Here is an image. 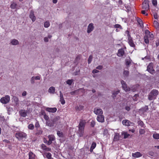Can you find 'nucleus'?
<instances>
[{"instance_id":"obj_1","label":"nucleus","mask_w":159,"mask_h":159,"mask_svg":"<svg viewBox=\"0 0 159 159\" xmlns=\"http://www.w3.org/2000/svg\"><path fill=\"white\" fill-rule=\"evenodd\" d=\"M159 93L158 91L156 89H153L149 93L148 99L150 101L156 99L157 96Z\"/></svg>"},{"instance_id":"obj_2","label":"nucleus","mask_w":159,"mask_h":159,"mask_svg":"<svg viewBox=\"0 0 159 159\" xmlns=\"http://www.w3.org/2000/svg\"><path fill=\"white\" fill-rule=\"evenodd\" d=\"M26 134L22 132H18L15 134V136L19 140H21L24 138H26Z\"/></svg>"},{"instance_id":"obj_3","label":"nucleus","mask_w":159,"mask_h":159,"mask_svg":"<svg viewBox=\"0 0 159 159\" xmlns=\"http://www.w3.org/2000/svg\"><path fill=\"white\" fill-rule=\"evenodd\" d=\"M10 100V97L8 95L4 97L1 98L0 101L3 104H6L8 103Z\"/></svg>"},{"instance_id":"obj_4","label":"nucleus","mask_w":159,"mask_h":159,"mask_svg":"<svg viewBox=\"0 0 159 159\" xmlns=\"http://www.w3.org/2000/svg\"><path fill=\"white\" fill-rule=\"evenodd\" d=\"M142 8L145 11H148L149 9V1L148 0H144L142 4Z\"/></svg>"},{"instance_id":"obj_5","label":"nucleus","mask_w":159,"mask_h":159,"mask_svg":"<svg viewBox=\"0 0 159 159\" xmlns=\"http://www.w3.org/2000/svg\"><path fill=\"white\" fill-rule=\"evenodd\" d=\"M122 124L126 126H134V123L130 122L128 120H124L122 122Z\"/></svg>"},{"instance_id":"obj_6","label":"nucleus","mask_w":159,"mask_h":159,"mask_svg":"<svg viewBox=\"0 0 159 159\" xmlns=\"http://www.w3.org/2000/svg\"><path fill=\"white\" fill-rule=\"evenodd\" d=\"M121 83L122 84L123 89L125 91H129L130 90V89L127 87L126 83L123 80H122L121 81Z\"/></svg>"},{"instance_id":"obj_7","label":"nucleus","mask_w":159,"mask_h":159,"mask_svg":"<svg viewBox=\"0 0 159 159\" xmlns=\"http://www.w3.org/2000/svg\"><path fill=\"white\" fill-rule=\"evenodd\" d=\"M153 64L152 63H150L147 66V70L150 73L152 74L155 71L153 68Z\"/></svg>"},{"instance_id":"obj_8","label":"nucleus","mask_w":159,"mask_h":159,"mask_svg":"<svg viewBox=\"0 0 159 159\" xmlns=\"http://www.w3.org/2000/svg\"><path fill=\"white\" fill-rule=\"evenodd\" d=\"M128 32V43L132 47H134L135 46V44L134 43L133 41L132 40V38L130 37V35H129V32L127 31Z\"/></svg>"},{"instance_id":"obj_9","label":"nucleus","mask_w":159,"mask_h":159,"mask_svg":"<svg viewBox=\"0 0 159 159\" xmlns=\"http://www.w3.org/2000/svg\"><path fill=\"white\" fill-rule=\"evenodd\" d=\"M94 112L98 116L102 115L103 113V111L100 108H95L94 109Z\"/></svg>"},{"instance_id":"obj_10","label":"nucleus","mask_w":159,"mask_h":159,"mask_svg":"<svg viewBox=\"0 0 159 159\" xmlns=\"http://www.w3.org/2000/svg\"><path fill=\"white\" fill-rule=\"evenodd\" d=\"M94 28L93 24V23L89 24L87 28V33H90L93 30Z\"/></svg>"},{"instance_id":"obj_11","label":"nucleus","mask_w":159,"mask_h":159,"mask_svg":"<svg viewBox=\"0 0 159 159\" xmlns=\"http://www.w3.org/2000/svg\"><path fill=\"white\" fill-rule=\"evenodd\" d=\"M125 51L123 48L118 50L117 55L119 57H122L125 54Z\"/></svg>"},{"instance_id":"obj_12","label":"nucleus","mask_w":159,"mask_h":159,"mask_svg":"<svg viewBox=\"0 0 159 159\" xmlns=\"http://www.w3.org/2000/svg\"><path fill=\"white\" fill-rule=\"evenodd\" d=\"M86 122L84 120H80L79 125V128L84 129Z\"/></svg>"},{"instance_id":"obj_13","label":"nucleus","mask_w":159,"mask_h":159,"mask_svg":"<svg viewBox=\"0 0 159 159\" xmlns=\"http://www.w3.org/2000/svg\"><path fill=\"white\" fill-rule=\"evenodd\" d=\"M12 99L15 103L16 106L18 107L19 106V100L18 97L16 96H13Z\"/></svg>"},{"instance_id":"obj_14","label":"nucleus","mask_w":159,"mask_h":159,"mask_svg":"<svg viewBox=\"0 0 159 159\" xmlns=\"http://www.w3.org/2000/svg\"><path fill=\"white\" fill-rule=\"evenodd\" d=\"M29 16L30 18L31 19V20L33 22L36 19V17L34 16V12L33 11H30V13Z\"/></svg>"},{"instance_id":"obj_15","label":"nucleus","mask_w":159,"mask_h":159,"mask_svg":"<svg viewBox=\"0 0 159 159\" xmlns=\"http://www.w3.org/2000/svg\"><path fill=\"white\" fill-rule=\"evenodd\" d=\"M60 101L61 104L63 105L65 103V100L63 98V95L61 91H60Z\"/></svg>"},{"instance_id":"obj_16","label":"nucleus","mask_w":159,"mask_h":159,"mask_svg":"<svg viewBox=\"0 0 159 159\" xmlns=\"http://www.w3.org/2000/svg\"><path fill=\"white\" fill-rule=\"evenodd\" d=\"M46 110L49 112H55L57 110V108L55 107L54 108H50V107H47L46 109Z\"/></svg>"},{"instance_id":"obj_17","label":"nucleus","mask_w":159,"mask_h":159,"mask_svg":"<svg viewBox=\"0 0 159 159\" xmlns=\"http://www.w3.org/2000/svg\"><path fill=\"white\" fill-rule=\"evenodd\" d=\"M55 121L54 120L53 121L52 120L47 121L46 122V125L50 127H52L54 126V122Z\"/></svg>"},{"instance_id":"obj_18","label":"nucleus","mask_w":159,"mask_h":159,"mask_svg":"<svg viewBox=\"0 0 159 159\" xmlns=\"http://www.w3.org/2000/svg\"><path fill=\"white\" fill-rule=\"evenodd\" d=\"M97 119L98 121L101 122H103L104 121V116L102 115L98 116L97 117Z\"/></svg>"},{"instance_id":"obj_19","label":"nucleus","mask_w":159,"mask_h":159,"mask_svg":"<svg viewBox=\"0 0 159 159\" xmlns=\"http://www.w3.org/2000/svg\"><path fill=\"white\" fill-rule=\"evenodd\" d=\"M77 134L80 137H82L84 134V129L79 128Z\"/></svg>"},{"instance_id":"obj_20","label":"nucleus","mask_w":159,"mask_h":159,"mask_svg":"<svg viewBox=\"0 0 159 159\" xmlns=\"http://www.w3.org/2000/svg\"><path fill=\"white\" fill-rule=\"evenodd\" d=\"M146 35L148 36V38H150L151 39L153 38V35L148 30H147L145 31Z\"/></svg>"},{"instance_id":"obj_21","label":"nucleus","mask_w":159,"mask_h":159,"mask_svg":"<svg viewBox=\"0 0 159 159\" xmlns=\"http://www.w3.org/2000/svg\"><path fill=\"white\" fill-rule=\"evenodd\" d=\"M19 113L22 117H25L27 116V112L25 110H22L20 111Z\"/></svg>"},{"instance_id":"obj_22","label":"nucleus","mask_w":159,"mask_h":159,"mask_svg":"<svg viewBox=\"0 0 159 159\" xmlns=\"http://www.w3.org/2000/svg\"><path fill=\"white\" fill-rule=\"evenodd\" d=\"M11 43L12 45H16L19 44V42L17 40L14 39L11 40Z\"/></svg>"},{"instance_id":"obj_23","label":"nucleus","mask_w":159,"mask_h":159,"mask_svg":"<svg viewBox=\"0 0 159 159\" xmlns=\"http://www.w3.org/2000/svg\"><path fill=\"white\" fill-rule=\"evenodd\" d=\"M41 147L44 150L46 151H50L51 150L50 148H47L45 145L44 144H43L41 145Z\"/></svg>"},{"instance_id":"obj_24","label":"nucleus","mask_w":159,"mask_h":159,"mask_svg":"<svg viewBox=\"0 0 159 159\" xmlns=\"http://www.w3.org/2000/svg\"><path fill=\"white\" fill-rule=\"evenodd\" d=\"M55 91V89L53 87H50L48 90V92L50 93L54 94Z\"/></svg>"},{"instance_id":"obj_25","label":"nucleus","mask_w":159,"mask_h":159,"mask_svg":"<svg viewBox=\"0 0 159 159\" xmlns=\"http://www.w3.org/2000/svg\"><path fill=\"white\" fill-rule=\"evenodd\" d=\"M142 155L141 154L140 152H135V153L132 154V156L135 157H138L142 156Z\"/></svg>"},{"instance_id":"obj_26","label":"nucleus","mask_w":159,"mask_h":159,"mask_svg":"<svg viewBox=\"0 0 159 159\" xmlns=\"http://www.w3.org/2000/svg\"><path fill=\"white\" fill-rule=\"evenodd\" d=\"M131 60L130 59V58H129L128 59H126L125 60V63L126 65L127 66V67H128L129 66V65L130 64H131Z\"/></svg>"},{"instance_id":"obj_27","label":"nucleus","mask_w":159,"mask_h":159,"mask_svg":"<svg viewBox=\"0 0 159 159\" xmlns=\"http://www.w3.org/2000/svg\"><path fill=\"white\" fill-rule=\"evenodd\" d=\"M137 21L139 24L140 25V26L141 27H142L143 26V22L142 20L140 18H137Z\"/></svg>"},{"instance_id":"obj_28","label":"nucleus","mask_w":159,"mask_h":159,"mask_svg":"<svg viewBox=\"0 0 159 159\" xmlns=\"http://www.w3.org/2000/svg\"><path fill=\"white\" fill-rule=\"evenodd\" d=\"M81 89H78L75 90L74 91L71 92H70V94L72 95H75V94H78V92H79V90Z\"/></svg>"},{"instance_id":"obj_29","label":"nucleus","mask_w":159,"mask_h":159,"mask_svg":"<svg viewBox=\"0 0 159 159\" xmlns=\"http://www.w3.org/2000/svg\"><path fill=\"white\" fill-rule=\"evenodd\" d=\"M29 159H35L34 157L35 155L31 152H30L29 154Z\"/></svg>"},{"instance_id":"obj_30","label":"nucleus","mask_w":159,"mask_h":159,"mask_svg":"<svg viewBox=\"0 0 159 159\" xmlns=\"http://www.w3.org/2000/svg\"><path fill=\"white\" fill-rule=\"evenodd\" d=\"M16 3L15 2H13L11 4L10 7L12 9H15L16 8Z\"/></svg>"},{"instance_id":"obj_31","label":"nucleus","mask_w":159,"mask_h":159,"mask_svg":"<svg viewBox=\"0 0 159 159\" xmlns=\"http://www.w3.org/2000/svg\"><path fill=\"white\" fill-rule=\"evenodd\" d=\"M84 106L82 105H80L79 106L75 107V109L77 111H81L84 108Z\"/></svg>"},{"instance_id":"obj_32","label":"nucleus","mask_w":159,"mask_h":159,"mask_svg":"<svg viewBox=\"0 0 159 159\" xmlns=\"http://www.w3.org/2000/svg\"><path fill=\"white\" fill-rule=\"evenodd\" d=\"M148 107L147 106H146L143 107L140 110L142 111L143 112H146L148 110Z\"/></svg>"},{"instance_id":"obj_33","label":"nucleus","mask_w":159,"mask_h":159,"mask_svg":"<svg viewBox=\"0 0 159 159\" xmlns=\"http://www.w3.org/2000/svg\"><path fill=\"white\" fill-rule=\"evenodd\" d=\"M81 58V55H78L76 57L75 60V63H78V61L80 60Z\"/></svg>"},{"instance_id":"obj_34","label":"nucleus","mask_w":159,"mask_h":159,"mask_svg":"<svg viewBox=\"0 0 159 159\" xmlns=\"http://www.w3.org/2000/svg\"><path fill=\"white\" fill-rule=\"evenodd\" d=\"M120 92L119 90L114 91L112 93L113 97L114 98L116 97V95Z\"/></svg>"},{"instance_id":"obj_35","label":"nucleus","mask_w":159,"mask_h":159,"mask_svg":"<svg viewBox=\"0 0 159 159\" xmlns=\"http://www.w3.org/2000/svg\"><path fill=\"white\" fill-rule=\"evenodd\" d=\"M57 135L60 137H63L64 136L63 133L60 131H57Z\"/></svg>"},{"instance_id":"obj_36","label":"nucleus","mask_w":159,"mask_h":159,"mask_svg":"<svg viewBox=\"0 0 159 159\" xmlns=\"http://www.w3.org/2000/svg\"><path fill=\"white\" fill-rule=\"evenodd\" d=\"M153 138L157 139H159V134H154L153 135Z\"/></svg>"},{"instance_id":"obj_37","label":"nucleus","mask_w":159,"mask_h":159,"mask_svg":"<svg viewBox=\"0 0 159 159\" xmlns=\"http://www.w3.org/2000/svg\"><path fill=\"white\" fill-rule=\"evenodd\" d=\"M48 137L49 138V140L51 141H53L55 139L54 136L52 135H49Z\"/></svg>"},{"instance_id":"obj_38","label":"nucleus","mask_w":159,"mask_h":159,"mask_svg":"<svg viewBox=\"0 0 159 159\" xmlns=\"http://www.w3.org/2000/svg\"><path fill=\"white\" fill-rule=\"evenodd\" d=\"M148 37V36L145 35L144 36V42L146 43H149V40Z\"/></svg>"},{"instance_id":"obj_39","label":"nucleus","mask_w":159,"mask_h":159,"mask_svg":"<svg viewBox=\"0 0 159 159\" xmlns=\"http://www.w3.org/2000/svg\"><path fill=\"white\" fill-rule=\"evenodd\" d=\"M138 125L140 126L141 127H144V123L142 121L139 120L138 121Z\"/></svg>"},{"instance_id":"obj_40","label":"nucleus","mask_w":159,"mask_h":159,"mask_svg":"<svg viewBox=\"0 0 159 159\" xmlns=\"http://www.w3.org/2000/svg\"><path fill=\"white\" fill-rule=\"evenodd\" d=\"M50 25V24L49 22V21H47L45 22V23H44V27L45 28H48L49 26Z\"/></svg>"},{"instance_id":"obj_41","label":"nucleus","mask_w":159,"mask_h":159,"mask_svg":"<svg viewBox=\"0 0 159 159\" xmlns=\"http://www.w3.org/2000/svg\"><path fill=\"white\" fill-rule=\"evenodd\" d=\"M45 155L46 157L48 158V159L52 158L51 154L50 152L46 153L45 154Z\"/></svg>"},{"instance_id":"obj_42","label":"nucleus","mask_w":159,"mask_h":159,"mask_svg":"<svg viewBox=\"0 0 159 159\" xmlns=\"http://www.w3.org/2000/svg\"><path fill=\"white\" fill-rule=\"evenodd\" d=\"M154 26L156 28H159V24L157 21H154Z\"/></svg>"},{"instance_id":"obj_43","label":"nucleus","mask_w":159,"mask_h":159,"mask_svg":"<svg viewBox=\"0 0 159 159\" xmlns=\"http://www.w3.org/2000/svg\"><path fill=\"white\" fill-rule=\"evenodd\" d=\"M123 74L125 76L127 77L129 74V72L128 71L124 70L123 72Z\"/></svg>"},{"instance_id":"obj_44","label":"nucleus","mask_w":159,"mask_h":159,"mask_svg":"<svg viewBox=\"0 0 159 159\" xmlns=\"http://www.w3.org/2000/svg\"><path fill=\"white\" fill-rule=\"evenodd\" d=\"M152 3L153 5L154 6H156L157 5V0H152Z\"/></svg>"},{"instance_id":"obj_45","label":"nucleus","mask_w":159,"mask_h":159,"mask_svg":"<svg viewBox=\"0 0 159 159\" xmlns=\"http://www.w3.org/2000/svg\"><path fill=\"white\" fill-rule=\"evenodd\" d=\"M130 106V105L129 106L127 105L125 106V110L128 111H129L131 109Z\"/></svg>"},{"instance_id":"obj_46","label":"nucleus","mask_w":159,"mask_h":159,"mask_svg":"<svg viewBox=\"0 0 159 159\" xmlns=\"http://www.w3.org/2000/svg\"><path fill=\"white\" fill-rule=\"evenodd\" d=\"M34 128V126L32 124H30L28 125V128L30 129H33Z\"/></svg>"},{"instance_id":"obj_47","label":"nucleus","mask_w":159,"mask_h":159,"mask_svg":"<svg viewBox=\"0 0 159 159\" xmlns=\"http://www.w3.org/2000/svg\"><path fill=\"white\" fill-rule=\"evenodd\" d=\"M92 58L93 57L92 55H90L89 56L88 60V63L89 64H90L92 60Z\"/></svg>"},{"instance_id":"obj_48","label":"nucleus","mask_w":159,"mask_h":159,"mask_svg":"<svg viewBox=\"0 0 159 159\" xmlns=\"http://www.w3.org/2000/svg\"><path fill=\"white\" fill-rule=\"evenodd\" d=\"M35 79L34 76L32 77L30 79V82L31 84H33L35 83Z\"/></svg>"},{"instance_id":"obj_49","label":"nucleus","mask_w":159,"mask_h":159,"mask_svg":"<svg viewBox=\"0 0 159 159\" xmlns=\"http://www.w3.org/2000/svg\"><path fill=\"white\" fill-rule=\"evenodd\" d=\"M139 132L141 134H143L145 133V131L144 129H141L139 130Z\"/></svg>"},{"instance_id":"obj_50","label":"nucleus","mask_w":159,"mask_h":159,"mask_svg":"<svg viewBox=\"0 0 159 159\" xmlns=\"http://www.w3.org/2000/svg\"><path fill=\"white\" fill-rule=\"evenodd\" d=\"M124 135V138L126 139L129 136L130 134H127L126 133H123Z\"/></svg>"},{"instance_id":"obj_51","label":"nucleus","mask_w":159,"mask_h":159,"mask_svg":"<svg viewBox=\"0 0 159 159\" xmlns=\"http://www.w3.org/2000/svg\"><path fill=\"white\" fill-rule=\"evenodd\" d=\"M148 154L152 157H154L155 156V154L154 153L152 152H149L148 153Z\"/></svg>"},{"instance_id":"obj_52","label":"nucleus","mask_w":159,"mask_h":159,"mask_svg":"<svg viewBox=\"0 0 159 159\" xmlns=\"http://www.w3.org/2000/svg\"><path fill=\"white\" fill-rule=\"evenodd\" d=\"M73 81L72 80H68L66 81V83L69 85H71Z\"/></svg>"},{"instance_id":"obj_53","label":"nucleus","mask_w":159,"mask_h":159,"mask_svg":"<svg viewBox=\"0 0 159 159\" xmlns=\"http://www.w3.org/2000/svg\"><path fill=\"white\" fill-rule=\"evenodd\" d=\"M95 124V121L93 120H92L90 122V125L91 127H94Z\"/></svg>"},{"instance_id":"obj_54","label":"nucleus","mask_w":159,"mask_h":159,"mask_svg":"<svg viewBox=\"0 0 159 159\" xmlns=\"http://www.w3.org/2000/svg\"><path fill=\"white\" fill-rule=\"evenodd\" d=\"M96 144L95 142H93L92 144L91 148L94 149L96 147Z\"/></svg>"},{"instance_id":"obj_55","label":"nucleus","mask_w":159,"mask_h":159,"mask_svg":"<svg viewBox=\"0 0 159 159\" xmlns=\"http://www.w3.org/2000/svg\"><path fill=\"white\" fill-rule=\"evenodd\" d=\"M118 134H116L114 137V139L116 140H117L119 139H118Z\"/></svg>"},{"instance_id":"obj_56","label":"nucleus","mask_w":159,"mask_h":159,"mask_svg":"<svg viewBox=\"0 0 159 159\" xmlns=\"http://www.w3.org/2000/svg\"><path fill=\"white\" fill-rule=\"evenodd\" d=\"M34 77L36 80H39L41 79V77L40 76H34Z\"/></svg>"},{"instance_id":"obj_57","label":"nucleus","mask_w":159,"mask_h":159,"mask_svg":"<svg viewBox=\"0 0 159 159\" xmlns=\"http://www.w3.org/2000/svg\"><path fill=\"white\" fill-rule=\"evenodd\" d=\"M35 126L36 128H38L39 127V125L38 121H37L35 124Z\"/></svg>"},{"instance_id":"obj_58","label":"nucleus","mask_w":159,"mask_h":159,"mask_svg":"<svg viewBox=\"0 0 159 159\" xmlns=\"http://www.w3.org/2000/svg\"><path fill=\"white\" fill-rule=\"evenodd\" d=\"M153 16L155 19H157L158 18V15L156 13H155L153 14Z\"/></svg>"},{"instance_id":"obj_59","label":"nucleus","mask_w":159,"mask_h":159,"mask_svg":"<svg viewBox=\"0 0 159 159\" xmlns=\"http://www.w3.org/2000/svg\"><path fill=\"white\" fill-rule=\"evenodd\" d=\"M96 68L98 70H101L102 68V66L99 65L96 67Z\"/></svg>"},{"instance_id":"obj_60","label":"nucleus","mask_w":159,"mask_h":159,"mask_svg":"<svg viewBox=\"0 0 159 159\" xmlns=\"http://www.w3.org/2000/svg\"><path fill=\"white\" fill-rule=\"evenodd\" d=\"M44 118L46 120H48L49 119V117L48 116H47L46 114L44 116Z\"/></svg>"},{"instance_id":"obj_61","label":"nucleus","mask_w":159,"mask_h":159,"mask_svg":"<svg viewBox=\"0 0 159 159\" xmlns=\"http://www.w3.org/2000/svg\"><path fill=\"white\" fill-rule=\"evenodd\" d=\"M98 72H99V71L96 69H94L92 71V73L93 74L96 73Z\"/></svg>"},{"instance_id":"obj_62","label":"nucleus","mask_w":159,"mask_h":159,"mask_svg":"<svg viewBox=\"0 0 159 159\" xmlns=\"http://www.w3.org/2000/svg\"><path fill=\"white\" fill-rule=\"evenodd\" d=\"M4 120V116L0 114V120Z\"/></svg>"},{"instance_id":"obj_63","label":"nucleus","mask_w":159,"mask_h":159,"mask_svg":"<svg viewBox=\"0 0 159 159\" xmlns=\"http://www.w3.org/2000/svg\"><path fill=\"white\" fill-rule=\"evenodd\" d=\"M142 13L143 14H145V15L146 16H148V14L147 13H146V12H145V10H143V11H142Z\"/></svg>"},{"instance_id":"obj_64","label":"nucleus","mask_w":159,"mask_h":159,"mask_svg":"<svg viewBox=\"0 0 159 159\" xmlns=\"http://www.w3.org/2000/svg\"><path fill=\"white\" fill-rule=\"evenodd\" d=\"M120 25L119 24H116L114 25V27L115 28H119Z\"/></svg>"}]
</instances>
